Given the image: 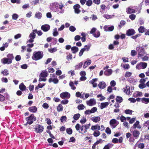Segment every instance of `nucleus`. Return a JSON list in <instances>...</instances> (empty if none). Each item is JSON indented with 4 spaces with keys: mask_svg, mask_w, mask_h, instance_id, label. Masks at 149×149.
I'll return each mask as SVG.
<instances>
[{
    "mask_svg": "<svg viewBox=\"0 0 149 149\" xmlns=\"http://www.w3.org/2000/svg\"><path fill=\"white\" fill-rule=\"evenodd\" d=\"M43 56V53L42 51H35L33 54L32 59L33 60H38L42 58Z\"/></svg>",
    "mask_w": 149,
    "mask_h": 149,
    "instance_id": "1",
    "label": "nucleus"
},
{
    "mask_svg": "<svg viewBox=\"0 0 149 149\" xmlns=\"http://www.w3.org/2000/svg\"><path fill=\"white\" fill-rule=\"evenodd\" d=\"M25 119L27 121V122L26 124H24V125H26L27 124L31 125L32 124L34 121L36 120V118L34 116L33 114H32L26 118Z\"/></svg>",
    "mask_w": 149,
    "mask_h": 149,
    "instance_id": "2",
    "label": "nucleus"
},
{
    "mask_svg": "<svg viewBox=\"0 0 149 149\" xmlns=\"http://www.w3.org/2000/svg\"><path fill=\"white\" fill-rule=\"evenodd\" d=\"M85 127H84V125L80 126V125L79 124H77L75 125V128L76 130L79 131L80 133L84 134L86 132H85Z\"/></svg>",
    "mask_w": 149,
    "mask_h": 149,
    "instance_id": "3",
    "label": "nucleus"
},
{
    "mask_svg": "<svg viewBox=\"0 0 149 149\" xmlns=\"http://www.w3.org/2000/svg\"><path fill=\"white\" fill-rule=\"evenodd\" d=\"M147 64L146 63L141 62L137 64L136 68L137 69H144L147 66Z\"/></svg>",
    "mask_w": 149,
    "mask_h": 149,
    "instance_id": "4",
    "label": "nucleus"
},
{
    "mask_svg": "<svg viewBox=\"0 0 149 149\" xmlns=\"http://www.w3.org/2000/svg\"><path fill=\"white\" fill-rule=\"evenodd\" d=\"M109 124L111 128L114 129L118 124L119 122L115 119H113L110 121Z\"/></svg>",
    "mask_w": 149,
    "mask_h": 149,
    "instance_id": "5",
    "label": "nucleus"
},
{
    "mask_svg": "<svg viewBox=\"0 0 149 149\" xmlns=\"http://www.w3.org/2000/svg\"><path fill=\"white\" fill-rule=\"evenodd\" d=\"M138 48V56L140 57H143L144 54V49L143 47H138L136 48V49Z\"/></svg>",
    "mask_w": 149,
    "mask_h": 149,
    "instance_id": "6",
    "label": "nucleus"
},
{
    "mask_svg": "<svg viewBox=\"0 0 149 149\" xmlns=\"http://www.w3.org/2000/svg\"><path fill=\"white\" fill-rule=\"evenodd\" d=\"M44 129L43 126H42L40 125H38L37 127L35 128V131L37 133H41L43 131Z\"/></svg>",
    "mask_w": 149,
    "mask_h": 149,
    "instance_id": "7",
    "label": "nucleus"
},
{
    "mask_svg": "<svg viewBox=\"0 0 149 149\" xmlns=\"http://www.w3.org/2000/svg\"><path fill=\"white\" fill-rule=\"evenodd\" d=\"M81 6L80 5L78 4H76L73 6V8L74 9V12L75 13L78 14L81 12V10H79Z\"/></svg>",
    "mask_w": 149,
    "mask_h": 149,
    "instance_id": "8",
    "label": "nucleus"
},
{
    "mask_svg": "<svg viewBox=\"0 0 149 149\" xmlns=\"http://www.w3.org/2000/svg\"><path fill=\"white\" fill-rule=\"evenodd\" d=\"M60 97L62 99L68 98L70 97V94L67 92H63L61 93Z\"/></svg>",
    "mask_w": 149,
    "mask_h": 149,
    "instance_id": "9",
    "label": "nucleus"
},
{
    "mask_svg": "<svg viewBox=\"0 0 149 149\" xmlns=\"http://www.w3.org/2000/svg\"><path fill=\"white\" fill-rule=\"evenodd\" d=\"M86 102L87 104L90 106L95 105L96 103L95 100L93 98L87 101Z\"/></svg>",
    "mask_w": 149,
    "mask_h": 149,
    "instance_id": "10",
    "label": "nucleus"
},
{
    "mask_svg": "<svg viewBox=\"0 0 149 149\" xmlns=\"http://www.w3.org/2000/svg\"><path fill=\"white\" fill-rule=\"evenodd\" d=\"M136 33L134 30L133 29H130L127 30L126 34L128 36H133Z\"/></svg>",
    "mask_w": 149,
    "mask_h": 149,
    "instance_id": "11",
    "label": "nucleus"
},
{
    "mask_svg": "<svg viewBox=\"0 0 149 149\" xmlns=\"http://www.w3.org/2000/svg\"><path fill=\"white\" fill-rule=\"evenodd\" d=\"M50 26L48 24H44L41 26V29L44 32H47L50 29Z\"/></svg>",
    "mask_w": 149,
    "mask_h": 149,
    "instance_id": "12",
    "label": "nucleus"
},
{
    "mask_svg": "<svg viewBox=\"0 0 149 149\" xmlns=\"http://www.w3.org/2000/svg\"><path fill=\"white\" fill-rule=\"evenodd\" d=\"M126 12L127 14H130L135 13L136 11L132 8V7L130 6L126 8Z\"/></svg>",
    "mask_w": 149,
    "mask_h": 149,
    "instance_id": "13",
    "label": "nucleus"
},
{
    "mask_svg": "<svg viewBox=\"0 0 149 149\" xmlns=\"http://www.w3.org/2000/svg\"><path fill=\"white\" fill-rule=\"evenodd\" d=\"M1 61L3 64H10L12 63V61L7 58H4L1 59Z\"/></svg>",
    "mask_w": 149,
    "mask_h": 149,
    "instance_id": "14",
    "label": "nucleus"
},
{
    "mask_svg": "<svg viewBox=\"0 0 149 149\" xmlns=\"http://www.w3.org/2000/svg\"><path fill=\"white\" fill-rule=\"evenodd\" d=\"M48 81L49 83L53 82L54 84H56L58 83L59 80L57 78H50L49 79Z\"/></svg>",
    "mask_w": 149,
    "mask_h": 149,
    "instance_id": "15",
    "label": "nucleus"
},
{
    "mask_svg": "<svg viewBox=\"0 0 149 149\" xmlns=\"http://www.w3.org/2000/svg\"><path fill=\"white\" fill-rule=\"evenodd\" d=\"M106 86V84L104 81L100 82L98 85L99 88L101 89L104 88Z\"/></svg>",
    "mask_w": 149,
    "mask_h": 149,
    "instance_id": "16",
    "label": "nucleus"
},
{
    "mask_svg": "<svg viewBox=\"0 0 149 149\" xmlns=\"http://www.w3.org/2000/svg\"><path fill=\"white\" fill-rule=\"evenodd\" d=\"M28 110L31 112L35 113L37 111V108L35 106H32L29 107L28 109Z\"/></svg>",
    "mask_w": 149,
    "mask_h": 149,
    "instance_id": "17",
    "label": "nucleus"
},
{
    "mask_svg": "<svg viewBox=\"0 0 149 149\" xmlns=\"http://www.w3.org/2000/svg\"><path fill=\"white\" fill-rule=\"evenodd\" d=\"M132 134L133 136L135 137V139H137L139 137L140 134V132L137 130H135L133 132Z\"/></svg>",
    "mask_w": 149,
    "mask_h": 149,
    "instance_id": "18",
    "label": "nucleus"
},
{
    "mask_svg": "<svg viewBox=\"0 0 149 149\" xmlns=\"http://www.w3.org/2000/svg\"><path fill=\"white\" fill-rule=\"evenodd\" d=\"M91 120L93 122L96 123L100 121V118L99 116H96L91 118Z\"/></svg>",
    "mask_w": 149,
    "mask_h": 149,
    "instance_id": "19",
    "label": "nucleus"
},
{
    "mask_svg": "<svg viewBox=\"0 0 149 149\" xmlns=\"http://www.w3.org/2000/svg\"><path fill=\"white\" fill-rule=\"evenodd\" d=\"M139 122L138 120L136 121L135 123L134 124L132 127L133 129H136L137 127L139 129L141 128V126L140 125H139Z\"/></svg>",
    "mask_w": 149,
    "mask_h": 149,
    "instance_id": "20",
    "label": "nucleus"
},
{
    "mask_svg": "<svg viewBox=\"0 0 149 149\" xmlns=\"http://www.w3.org/2000/svg\"><path fill=\"white\" fill-rule=\"evenodd\" d=\"M42 14L39 12H37L35 15V17L38 19H40L42 17Z\"/></svg>",
    "mask_w": 149,
    "mask_h": 149,
    "instance_id": "21",
    "label": "nucleus"
},
{
    "mask_svg": "<svg viewBox=\"0 0 149 149\" xmlns=\"http://www.w3.org/2000/svg\"><path fill=\"white\" fill-rule=\"evenodd\" d=\"M91 129L92 130H97L98 131L100 130V127L97 124L95 125H93L91 126Z\"/></svg>",
    "mask_w": 149,
    "mask_h": 149,
    "instance_id": "22",
    "label": "nucleus"
},
{
    "mask_svg": "<svg viewBox=\"0 0 149 149\" xmlns=\"http://www.w3.org/2000/svg\"><path fill=\"white\" fill-rule=\"evenodd\" d=\"M19 88L22 91H25L26 89V86L23 83H21L19 85Z\"/></svg>",
    "mask_w": 149,
    "mask_h": 149,
    "instance_id": "23",
    "label": "nucleus"
},
{
    "mask_svg": "<svg viewBox=\"0 0 149 149\" xmlns=\"http://www.w3.org/2000/svg\"><path fill=\"white\" fill-rule=\"evenodd\" d=\"M112 70L111 69H109L104 72V74L105 75L109 76L112 74Z\"/></svg>",
    "mask_w": 149,
    "mask_h": 149,
    "instance_id": "24",
    "label": "nucleus"
},
{
    "mask_svg": "<svg viewBox=\"0 0 149 149\" xmlns=\"http://www.w3.org/2000/svg\"><path fill=\"white\" fill-rule=\"evenodd\" d=\"M48 75V73L47 71H43L40 74L41 77H46Z\"/></svg>",
    "mask_w": 149,
    "mask_h": 149,
    "instance_id": "25",
    "label": "nucleus"
},
{
    "mask_svg": "<svg viewBox=\"0 0 149 149\" xmlns=\"http://www.w3.org/2000/svg\"><path fill=\"white\" fill-rule=\"evenodd\" d=\"M91 63V60H90L88 61H85L84 62V65L83 66V68H86L89 65H90Z\"/></svg>",
    "mask_w": 149,
    "mask_h": 149,
    "instance_id": "26",
    "label": "nucleus"
},
{
    "mask_svg": "<svg viewBox=\"0 0 149 149\" xmlns=\"http://www.w3.org/2000/svg\"><path fill=\"white\" fill-rule=\"evenodd\" d=\"M109 104L108 102H102L101 103L100 108L101 109H103L105 108L106 106H107Z\"/></svg>",
    "mask_w": 149,
    "mask_h": 149,
    "instance_id": "27",
    "label": "nucleus"
},
{
    "mask_svg": "<svg viewBox=\"0 0 149 149\" xmlns=\"http://www.w3.org/2000/svg\"><path fill=\"white\" fill-rule=\"evenodd\" d=\"M113 146V144L111 143H108L107 145H105L103 149H110Z\"/></svg>",
    "mask_w": 149,
    "mask_h": 149,
    "instance_id": "28",
    "label": "nucleus"
},
{
    "mask_svg": "<svg viewBox=\"0 0 149 149\" xmlns=\"http://www.w3.org/2000/svg\"><path fill=\"white\" fill-rule=\"evenodd\" d=\"M78 48L76 46H74L71 48V50L73 54H75L78 51Z\"/></svg>",
    "mask_w": 149,
    "mask_h": 149,
    "instance_id": "29",
    "label": "nucleus"
},
{
    "mask_svg": "<svg viewBox=\"0 0 149 149\" xmlns=\"http://www.w3.org/2000/svg\"><path fill=\"white\" fill-rule=\"evenodd\" d=\"M63 109V107L61 104H59L57 107V110L59 112L62 111Z\"/></svg>",
    "mask_w": 149,
    "mask_h": 149,
    "instance_id": "30",
    "label": "nucleus"
},
{
    "mask_svg": "<svg viewBox=\"0 0 149 149\" xmlns=\"http://www.w3.org/2000/svg\"><path fill=\"white\" fill-rule=\"evenodd\" d=\"M123 100V99L122 97L117 96L116 98V101L117 102L120 103H121Z\"/></svg>",
    "mask_w": 149,
    "mask_h": 149,
    "instance_id": "31",
    "label": "nucleus"
},
{
    "mask_svg": "<svg viewBox=\"0 0 149 149\" xmlns=\"http://www.w3.org/2000/svg\"><path fill=\"white\" fill-rule=\"evenodd\" d=\"M146 30V29L143 26H141L138 29V31L140 33H143Z\"/></svg>",
    "mask_w": 149,
    "mask_h": 149,
    "instance_id": "32",
    "label": "nucleus"
},
{
    "mask_svg": "<svg viewBox=\"0 0 149 149\" xmlns=\"http://www.w3.org/2000/svg\"><path fill=\"white\" fill-rule=\"evenodd\" d=\"M141 101L143 103L147 104L149 102V98H147L143 97L141 99Z\"/></svg>",
    "mask_w": 149,
    "mask_h": 149,
    "instance_id": "33",
    "label": "nucleus"
},
{
    "mask_svg": "<svg viewBox=\"0 0 149 149\" xmlns=\"http://www.w3.org/2000/svg\"><path fill=\"white\" fill-rule=\"evenodd\" d=\"M33 32H34L35 33H37L38 36H41L43 33L40 30L38 31L37 29H35L33 30Z\"/></svg>",
    "mask_w": 149,
    "mask_h": 149,
    "instance_id": "34",
    "label": "nucleus"
},
{
    "mask_svg": "<svg viewBox=\"0 0 149 149\" xmlns=\"http://www.w3.org/2000/svg\"><path fill=\"white\" fill-rule=\"evenodd\" d=\"M69 85L71 87V88L73 90H74L76 89V87L74 86V84L72 81H70L69 83Z\"/></svg>",
    "mask_w": 149,
    "mask_h": 149,
    "instance_id": "35",
    "label": "nucleus"
},
{
    "mask_svg": "<svg viewBox=\"0 0 149 149\" xmlns=\"http://www.w3.org/2000/svg\"><path fill=\"white\" fill-rule=\"evenodd\" d=\"M80 116V114L78 113L75 114L73 116V118L75 120H77L79 119Z\"/></svg>",
    "mask_w": 149,
    "mask_h": 149,
    "instance_id": "36",
    "label": "nucleus"
},
{
    "mask_svg": "<svg viewBox=\"0 0 149 149\" xmlns=\"http://www.w3.org/2000/svg\"><path fill=\"white\" fill-rule=\"evenodd\" d=\"M53 34L54 36H56L58 35V33L57 31V28H55L54 29Z\"/></svg>",
    "mask_w": 149,
    "mask_h": 149,
    "instance_id": "37",
    "label": "nucleus"
},
{
    "mask_svg": "<svg viewBox=\"0 0 149 149\" xmlns=\"http://www.w3.org/2000/svg\"><path fill=\"white\" fill-rule=\"evenodd\" d=\"M83 65V63L81 62L79 63L77 65H76L75 67V69L76 70H78L81 68Z\"/></svg>",
    "mask_w": 149,
    "mask_h": 149,
    "instance_id": "38",
    "label": "nucleus"
},
{
    "mask_svg": "<svg viewBox=\"0 0 149 149\" xmlns=\"http://www.w3.org/2000/svg\"><path fill=\"white\" fill-rule=\"evenodd\" d=\"M7 57L8 59L9 60H10L11 61H12V60L14 58V57L13 56V54H8L7 55Z\"/></svg>",
    "mask_w": 149,
    "mask_h": 149,
    "instance_id": "39",
    "label": "nucleus"
},
{
    "mask_svg": "<svg viewBox=\"0 0 149 149\" xmlns=\"http://www.w3.org/2000/svg\"><path fill=\"white\" fill-rule=\"evenodd\" d=\"M90 47L89 45H86L84 46V48H82V49L84 50V51H88L89 50Z\"/></svg>",
    "mask_w": 149,
    "mask_h": 149,
    "instance_id": "40",
    "label": "nucleus"
},
{
    "mask_svg": "<svg viewBox=\"0 0 149 149\" xmlns=\"http://www.w3.org/2000/svg\"><path fill=\"white\" fill-rule=\"evenodd\" d=\"M91 124L90 123H89V124H86L84 125V127H85L84 130H85V132H87V130L90 127V126L91 125Z\"/></svg>",
    "mask_w": 149,
    "mask_h": 149,
    "instance_id": "41",
    "label": "nucleus"
},
{
    "mask_svg": "<svg viewBox=\"0 0 149 149\" xmlns=\"http://www.w3.org/2000/svg\"><path fill=\"white\" fill-rule=\"evenodd\" d=\"M48 51L50 53H53L56 52L57 50L56 47H54L53 48L49 49Z\"/></svg>",
    "mask_w": 149,
    "mask_h": 149,
    "instance_id": "42",
    "label": "nucleus"
},
{
    "mask_svg": "<svg viewBox=\"0 0 149 149\" xmlns=\"http://www.w3.org/2000/svg\"><path fill=\"white\" fill-rule=\"evenodd\" d=\"M93 35L94 37L96 38H98L100 36V32L99 31H97L95 33H94Z\"/></svg>",
    "mask_w": 149,
    "mask_h": 149,
    "instance_id": "43",
    "label": "nucleus"
},
{
    "mask_svg": "<svg viewBox=\"0 0 149 149\" xmlns=\"http://www.w3.org/2000/svg\"><path fill=\"white\" fill-rule=\"evenodd\" d=\"M66 132L67 133L69 134H71L72 133V130L71 128H68L66 130Z\"/></svg>",
    "mask_w": 149,
    "mask_h": 149,
    "instance_id": "44",
    "label": "nucleus"
},
{
    "mask_svg": "<svg viewBox=\"0 0 149 149\" xmlns=\"http://www.w3.org/2000/svg\"><path fill=\"white\" fill-rule=\"evenodd\" d=\"M132 74V73L130 72H126L125 75V77H130Z\"/></svg>",
    "mask_w": 149,
    "mask_h": 149,
    "instance_id": "45",
    "label": "nucleus"
},
{
    "mask_svg": "<svg viewBox=\"0 0 149 149\" xmlns=\"http://www.w3.org/2000/svg\"><path fill=\"white\" fill-rule=\"evenodd\" d=\"M100 132L98 131H95L93 133V135L95 137H97L100 135Z\"/></svg>",
    "mask_w": 149,
    "mask_h": 149,
    "instance_id": "46",
    "label": "nucleus"
},
{
    "mask_svg": "<svg viewBox=\"0 0 149 149\" xmlns=\"http://www.w3.org/2000/svg\"><path fill=\"white\" fill-rule=\"evenodd\" d=\"M1 73L5 76L9 74L8 70L7 69H5L4 70L2 71Z\"/></svg>",
    "mask_w": 149,
    "mask_h": 149,
    "instance_id": "47",
    "label": "nucleus"
},
{
    "mask_svg": "<svg viewBox=\"0 0 149 149\" xmlns=\"http://www.w3.org/2000/svg\"><path fill=\"white\" fill-rule=\"evenodd\" d=\"M93 4V1L91 0H88L86 1V4L88 6H91Z\"/></svg>",
    "mask_w": 149,
    "mask_h": 149,
    "instance_id": "48",
    "label": "nucleus"
},
{
    "mask_svg": "<svg viewBox=\"0 0 149 149\" xmlns=\"http://www.w3.org/2000/svg\"><path fill=\"white\" fill-rule=\"evenodd\" d=\"M36 37V34L34 32H33L31 33L29 36L30 38H32L34 39Z\"/></svg>",
    "mask_w": 149,
    "mask_h": 149,
    "instance_id": "49",
    "label": "nucleus"
},
{
    "mask_svg": "<svg viewBox=\"0 0 149 149\" xmlns=\"http://www.w3.org/2000/svg\"><path fill=\"white\" fill-rule=\"evenodd\" d=\"M126 22L124 20H121L120 22V24L118 25V26L120 28H121L122 26H124Z\"/></svg>",
    "mask_w": 149,
    "mask_h": 149,
    "instance_id": "50",
    "label": "nucleus"
},
{
    "mask_svg": "<svg viewBox=\"0 0 149 149\" xmlns=\"http://www.w3.org/2000/svg\"><path fill=\"white\" fill-rule=\"evenodd\" d=\"M85 107V106L83 104H79L77 107V108L79 110H83Z\"/></svg>",
    "mask_w": 149,
    "mask_h": 149,
    "instance_id": "51",
    "label": "nucleus"
},
{
    "mask_svg": "<svg viewBox=\"0 0 149 149\" xmlns=\"http://www.w3.org/2000/svg\"><path fill=\"white\" fill-rule=\"evenodd\" d=\"M133 111L130 109H126L125 111V113L126 114H132Z\"/></svg>",
    "mask_w": 149,
    "mask_h": 149,
    "instance_id": "52",
    "label": "nucleus"
},
{
    "mask_svg": "<svg viewBox=\"0 0 149 149\" xmlns=\"http://www.w3.org/2000/svg\"><path fill=\"white\" fill-rule=\"evenodd\" d=\"M136 17L135 15L133 14H132L130 15L129 17L132 20H133L135 19Z\"/></svg>",
    "mask_w": 149,
    "mask_h": 149,
    "instance_id": "53",
    "label": "nucleus"
},
{
    "mask_svg": "<svg viewBox=\"0 0 149 149\" xmlns=\"http://www.w3.org/2000/svg\"><path fill=\"white\" fill-rule=\"evenodd\" d=\"M67 120V117L65 116H62L60 119V120L61 122H63L64 121H66Z\"/></svg>",
    "mask_w": 149,
    "mask_h": 149,
    "instance_id": "54",
    "label": "nucleus"
},
{
    "mask_svg": "<svg viewBox=\"0 0 149 149\" xmlns=\"http://www.w3.org/2000/svg\"><path fill=\"white\" fill-rule=\"evenodd\" d=\"M138 147L140 149H143L144 147V144L143 143H140L138 145Z\"/></svg>",
    "mask_w": 149,
    "mask_h": 149,
    "instance_id": "55",
    "label": "nucleus"
},
{
    "mask_svg": "<svg viewBox=\"0 0 149 149\" xmlns=\"http://www.w3.org/2000/svg\"><path fill=\"white\" fill-rule=\"evenodd\" d=\"M12 19L14 20H16L18 17V15L17 14H14L12 16Z\"/></svg>",
    "mask_w": 149,
    "mask_h": 149,
    "instance_id": "56",
    "label": "nucleus"
},
{
    "mask_svg": "<svg viewBox=\"0 0 149 149\" xmlns=\"http://www.w3.org/2000/svg\"><path fill=\"white\" fill-rule=\"evenodd\" d=\"M105 132L107 134H111V132L110 129L109 127H107L106 128Z\"/></svg>",
    "mask_w": 149,
    "mask_h": 149,
    "instance_id": "57",
    "label": "nucleus"
},
{
    "mask_svg": "<svg viewBox=\"0 0 149 149\" xmlns=\"http://www.w3.org/2000/svg\"><path fill=\"white\" fill-rule=\"evenodd\" d=\"M137 52L135 50H132L131 51V54L132 56H134L137 54Z\"/></svg>",
    "mask_w": 149,
    "mask_h": 149,
    "instance_id": "58",
    "label": "nucleus"
},
{
    "mask_svg": "<svg viewBox=\"0 0 149 149\" xmlns=\"http://www.w3.org/2000/svg\"><path fill=\"white\" fill-rule=\"evenodd\" d=\"M69 30L72 32H74L76 30V28L74 26H71L69 27Z\"/></svg>",
    "mask_w": 149,
    "mask_h": 149,
    "instance_id": "59",
    "label": "nucleus"
},
{
    "mask_svg": "<svg viewBox=\"0 0 149 149\" xmlns=\"http://www.w3.org/2000/svg\"><path fill=\"white\" fill-rule=\"evenodd\" d=\"M72 55L70 53H69V54L66 56V59L68 60L69 59L71 60L72 59Z\"/></svg>",
    "mask_w": 149,
    "mask_h": 149,
    "instance_id": "60",
    "label": "nucleus"
},
{
    "mask_svg": "<svg viewBox=\"0 0 149 149\" xmlns=\"http://www.w3.org/2000/svg\"><path fill=\"white\" fill-rule=\"evenodd\" d=\"M81 39V37L79 35H76L74 37V40L75 41H77Z\"/></svg>",
    "mask_w": 149,
    "mask_h": 149,
    "instance_id": "61",
    "label": "nucleus"
},
{
    "mask_svg": "<svg viewBox=\"0 0 149 149\" xmlns=\"http://www.w3.org/2000/svg\"><path fill=\"white\" fill-rule=\"evenodd\" d=\"M128 81L131 83H134L135 82V79L132 77L129 78L128 79Z\"/></svg>",
    "mask_w": 149,
    "mask_h": 149,
    "instance_id": "62",
    "label": "nucleus"
},
{
    "mask_svg": "<svg viewBox=\"0 0 149 149\" xmlns=\"http://www.w3.org/2000/svg\"><path fill=\"white\" fill-rule=\"evenodd\" d=\"M76 141V139L73 136H72L70 138V140L69 142H75Z\"/></svg>",
    "mask_w": 149,
    "mask_h": 149,
    "instance_id": "63",
    "label": "nucleus"
},
{
    "mask_svg": "<svg viewBox=\"0 0 149 149\" xmlns=\"http://www.w3.org/2000/svg\"><path fill=\"white\" fill-rule=\"evenodd\" d=\"M42 106L45 109H47L49 107L48 104L46 103H43L42 105Z\"/></svg>",
    "mask_w": 149,
    "mask_h": 149,
    "instance_id": "64",
    "label": "nucleus"
}]
</instances>
